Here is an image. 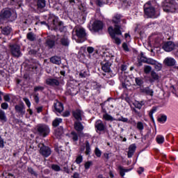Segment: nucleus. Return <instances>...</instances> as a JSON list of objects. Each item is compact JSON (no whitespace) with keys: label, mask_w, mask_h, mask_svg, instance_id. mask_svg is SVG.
Wrapping results in <instances>:
<instances>
[{"label":"nucleus","mask_w":178,"mask_h":178,"mask_svg":"<svg viewBox=\"0 0 178 178\" xmlns=\"http://www.w3.org/2000/svg\"><path fill=\"white\" fill-rule=\"evenodd\" d=\"M163 9L166 13H175L178 9L176 0H165L163 3Z\"/></svg>","instance_id":"1"},{"label":"nucleus","mask_w":178,"mask_h":178,"mask_svg":"<svg viewBox=\"0 0 178 178\" xmlns=\"http://www.w3.org/2000/svg\"><path fill=\"white\" fill-rule=\"evenodd\" d=\"M121 29L122 28L120 27V26H118V25H115V27L114 28V29L112 26H110L108 28V33L111 37L113 38V40H114V42L117 44V45H120L122 42L120 41V39L116 37V35H122Z\"/></svg>","instance_id":"2"},{"label":"nucleus","mask_w":178,"mask_h":178,"mask_svg":"<svg viewBox=\"0 0 178 178\" xmlns=\"http://www.w3.org/2000/svg\"><path fill=\"white\" fill-rule=\"evenodd\" d=\"M12 10L10 8H3L0 11V24H5L8 22H12Z\"/></svg>","instance_id":"3"},{"label":"nucleus","mask_w":178,"mask_h":178,"mask_svg":"<svg viewBox=\"0 0 178 178\" xmlns=\"http://www.w3.org/2000/svg\"><path fill=\"white\" fill-rule=\"evenodd\" d=\"M10 53L13 58H20L22 51L20 50V45L17 44H11L9 45Z\"/></svg>","instance_id":"4"},{"label":"nucleus","mask_w":178,"mask_h":178,"mask_svg":"<svg viewBox=\"0 0 178 178\" xmlns=\"http://www.w3.org/2000/svg\"><path fill=\"white\" fill-rule=\"evenodd\" d=\"M38 147L40 148L39 152L40 155H42L44 158H48V156L52 154L51 148L44 145V143H39Z\"/></svg>","instance_id":"5"},{"label":"nucleus","mask_w":178,"mask_h":178,"mask_svg":"<svg viewBox=\"0 0 178 178\" xmlns=\"http://www.w3.org/2000/svg\"><path fill=\"white\" fill-rule=\"evenodd\" d=\"M51 24L54 30H59L60 33L63 31L65 27L63 26V22L59 21V18L58 17H53Z\"/></svg>","instance_id":"6"},{"label":"nucleus","mask_w":178,"mask_h":178,"mask_svg":"<svg viewBox=\"0 0 178 178\" xmlns=\"http://www.w3.org/2000/svg\"><path fill=\"white\" fill-rule=\"evenodd\" d=\"M145 15L147 17H155V8L151 6L149 2L146 3L144 6Z\"/></svg>","instance_id":"7"},{"label":"nucleus","mask_w":178,"mask_h":178,"mask_svg":"<svg viewBox=\"0 0 178 178\" xmlns=\"http://www.w3.org/2000/svg\"><path fill=\"white\" fill-rule=\"evenodd\" d=\"M37 131L39 136L47 137L49 134V127L45 124H39L37 127Z\"/></svg>","instance_id":"8"},{"label":"nucleus","mask_w":178,"mask_h":178,"mask_svg":"<svg viewBox=\"0 0 178 178\" xmlns=\"http://www.w3.org/2000/svg\"><path fill=\"white\" fill-rule=\"evenodd\" d=\"M74 29H75V33H76V37H78V38H81L82 40V41H81V42H83V41L86 40L87 33H86V29H84V28H83L81 26H76Z\"/></svg>","instance_id":"9"},{"label":"nucleus","mask_w":178,"mask_h":178,"mask_svg":"<svg viewBox=\"0 0 178 178\" xmlns=\"http://www.w3.org/2000/svg\"><path fill=\"white\" fill-rule=\"evenodd\" d=\"M175 47V42L172 41L165 42L162 44V49L165 51V52H172Z\"/></svg>","instance_id":"10"},{"label":"nucleus","mask_w":178,"mask_h":178,"mask_svg":"<svg viewBox=\"0 0 178 178\" xmlns=\"http://www.w3.org/2000/svg\"><path fill=\"white\" fill-rule=\"evenodd\" d=\"M104 28V23L102 21L96 20L92 24V30L95 33L99 31V30H102Z\"/></svg>","instance_id":"11"},{"label":"nucleus","mask_w":178,"mask_h":178,"mask_svg":"<svg viewBox=\"0 0 178 178\" xmlns=\"http://www.w3.org/2000/svg\"><path fill=\"white\" fill-rule=\"evenodd\" d=\"M95 127L97 133H98V131H105V130H106V125L104 124V122H102L101 120L95 122Z\"/></svg>","instance_id":"12"},{"label":"nucleus","mask_w":178,"mask_h":178,"mask_svg":"<svg viewBox=\"0 0 178 178\" xmlns=\"http://www.w3.org/2000/svg\"><path fill=\"white\" fill-rule=\"evenodd\" d=\"M46 84L51 86V87H58L60 84L59 80L55 78H49L46 79Z\"/></svg>","instance_id":"13"},{"label":"nucleus","mask_w":178,"mask_h":178,"mask_svg":"<svg viewBox=\"0 0 178 178\" xmlns=\"http://www.w3.org/2000/svg\"><path fill=\"white\" fill-rule=\"evenodd\" d=\"M37 10L44 12V8L47 6V0H37L36 2Z\"/></svg>","instance_id":"14"},{"label":"nucleus","mask_w":178,"mask_h":178,"mask_svg":"<svg viewBox=\"0 0 178 178\" xmlns=\"http://www.w3.org/2000/svg\"><path fill=\"white\" fill-rule=\"evenodd\" d=\"M74 129H75L77 133L81 134L82 131L84 130V126L81 121H75L74 123Z\"/></svg>","instance_id":"15"},{"label":"nucleus","mask_w":178,"mask_h":178,"mask_svg":"<svg viewBox=\"0 0 178 178\" xmlns=\"http://www.w3.org/2000/svg\"><path fill=\"white\" fill-rule=\"evenodd\" d=\"M54 106L56 112H58V113L63 112V104L60 102L55 100Z\"/></svg>","instance_id":"16"},{"label":"nucleus","mask_w":178,"mask_h":178,"mask_svg":"<svg viewBox=\"0 0 178 178\" xmlns=\"http://www.w3.org/2000/svg\"><path fill=\"white\" fill-rule=\"evenodd\" d=\"M15 109L17 112V113H19L21 115V116H23L26 113V108H24V105L23 104H18L15 106Z\"/></svg>","instance_id":"17"},{"label":"nucleus","mask_w":178,"mask_h":178,"mask_svg":"<svg viewBox=\"0 0 178 178\" xmlns=\"http://www.w3.org/2000/svg\"><path fill=\"white\" fill-rule=\"evenodd\" d=\"M83 111L81 110H76L72 112L74 118L76 119V122L83 120L81 116H83Z\"/></svg>","instance_id":"18"},{"label":"nucleus","mask_w":178,"mask_h":178,"mask_svg":"<svg viewBox=\"0 0 178 178\" xmlns=\"http://www.w3.org/2000/svg\"><path fill=\"white\" fill-rule=\"evenodd\" d=\"M102 71L105 72V73H109V72H111V66H112V63H111V62L109 61H106L105 63H102Z\"/></svg>","instance_id":"19"},{"label":"nucleus","mask_w":178,"mask_h":178,"mask_svg":"<svg viewBox=\"0 0 178 178\" xmlns=\"http://www.w3.org/2000/svg\"><path fill=\"white\" fill-rule=\"evenodd\" d=\"M140 92L145 94V95H149L150 97H154V90L149 87H146L140 89Z\"/></svg>","instance_id":"20"},{"label":"nucleus","mask_w":178,"mask_h":178,"mask_svg":"<svg viewBox=\"0 0 178 178\" xmlns=\"http://www.w3.org/2000/svg\"><path fill=\"white\" fill-rule=\"evenodd\" d=\"M136 148H137L136 147L135 144H132L129 147V151H128V158H131V156H133V155H134V152H136Z\"/></svg>","instance_id":"21"},{"label":"nucleus","mask_w":178,"mask_h":178,"mask_svg":"<svg viewBox=\"0 0 178 178\" xmlns=\"http://www.w3.org/2000/svg\"><path fill=\"white\" fill-rule=\"evenodd\" d=\"M164 63L166 66H175L176 65V60L172 58H166L164 60Z\"/></svg>","instance_id":"22"},{"label":"nucleus","mask_w":178,"mask_h":178,"mask_svg":"<svg viewBox=\"0 0 178 178\" xmlns=\"http://www.w3.org/2000/svg\"><path fill=\"white\" fill-rule=\"evenodd\" d=\"M50 62L54 65H60V63H62V60L60 57L54 56L50 58Z\"/></svg>","instance_id":"23"},{"label":"nucleus","mask_w":178,"mask_h":178,"mask_svg":"<svg viewBox=\"0 0 178 178\" xmlns=\"http://www.w3.org/2000/svg\"><path fill=\"white\" fill-rule=\"evenodd\" d=\"M60 45H63V47H69L70 42L67 37H63L60 40Z\"/></svg>","instance_id":"24"},{"label":"nucleus","mask_w":178,"mask_h":178,"mask_svg":"<svg viewBox=\"0 0 178 178\" xmlns=\"http://www.w3.org/2000/svg\"><path fill=\"white\" fill-rule=\"evenodd\" d=\"M1 29L2 34H3L4 35H9V34L12 33V28H10V26H5L3 28L1 26Z\"/></svg>","instance_id":"25"},{"label":"nucleus","mask_w":178,"mask_h":178,"mask_svg":"<svg viewBox=\"0 0 178 178\" xmlns=\"http://www.w3.org/2000/svg\"><path fill=\"white\" fill-rule=\"evenodd\" d=\"M122 19V16L120 15H115L113 17V23L115 24L114 29L116 27V26H119V23H120V19Z\"/></svg>","instance_id":"26"},{"label":"nucleus","mask_w":178,"mask_h":178,"mask_svg":"<svg viewBox=\"0 0 178 178\" xmlns=\"http://www.w3.org/2000/svg\"><path fill=\"white\" fill-rule=\"evenodd\" d=\"M151 77L152 79H149L150 83H154V81L159 80V75H158L155 71L151 72Z\"/></svg>","instance_id":"27"},{"label":"nucleus","mask_w":178,"mask_h":178,"mask_svg":"<svg viewBox=\"0 0 178 178\" xmlns=\"http://www.w3.org/2000/svg\"><path fill=\"white\" fill-rule=\"evenodd\" d=\"M46 46H47L49 49H52V48L55 47V40L47 39L46 41Z\"/></svg>","instance_id":"28"},{"label":"nucleus","mask_w":178,"mask_h":178,"mask_svg":"<svg viewBox=\"0 0 178 178\" xmlns=\"http://www.w3.org/2000/svg\"><path fill=\"white\" fill-rule=\"evenodd\" d=\"M26 38L29 41H35V40H37L35 34H34L33 32L28 33Z\"/></svg>","instance_id":"29"},{"label":"nucleus","mask_w":178,"mask_h":178,"mask_svg":"<svg viewBox=\"0 0 178 178\" xmlns=\"http://www.w3.org/2000/svg\"><path fill=\"white\" fill-rule=\"evenodd\" d=\"M85 144H86V146H85V149H86L85 154H86V155H90V153L91 152V147L90 146V143L88 142V140H86Z\"/></svg>","instance_id":"30"},{"label":"nucleus","mask_w":178,"mask_h":178,"mask_svg":"<svg viewBox=\"0 0 178 178\" xmlns=\"http://www.w3.org/2000/svg\"><path fill=\"white\" fill-rule=\"evenodd\" d=\"M60 123H62V118H56L52 122V126L54 127H58Z\"/></svg>","instance_id":"31"},{"label":"nucleus","mask_w":178,"mask_h":178,"mask_svg":"<svg viewBox=\"0 0 178 178\" xmlns=\"http://www.w3.org/2000/svg\"><path fill=\"white\" fill-rule=\"evenodd\" d=\"M118 169L120 170V175L122 177H123L124 176V173H126L127 172H130V170L129 169H124L123 168V167L122 166H119Z\"/></svg>","instance_id":"32"},{"label":"nucleus","mask_w":178,"mask_h":178,"mask_svg":"<svg viewBox=\"0 0 178 178\" xmlns=\"http://www.w3.org/2000/svg\"><path fill=\"white\" fill-rule=\"evenodd\" d=\"M0 120L1 122H6V114L3 110H0Z\"/></svg>","instance_id":"33"},{"label":"nucleus","mask_w":178,"mask_h":178,"mask_svg":"<svg viewBox=\"0 0 178 178\" xmlns=\"http://www.w3.org/2000/svg\"><path fill=\"white\" fill-rule=\"evenodd\" d=\"M71 138L73 141H79V134L75 131L71 132Z\"/></svg>","instance_id":"34"},{"label":"nucleus","mask_w":178,"mask_h":178,"mask_svg":"<svg viewBox=\"0 0 178 178\" xmlns=\"http://www.w3.org/2000/svg\"><path fill=\"white\" fill-rule=\"evenodd\" d=\"M103 119H104V120H107V121H110V122H113V120H115V118H113V117H112L109 114H104L103 115Z\"/></svg>","instance_id":"35"},{"label":"nucleus","mask_w":178,"mask_h":178,"mask_svg":"<svg viewBox=\"0 0 178 178\" xmlns=\"http://www.w3.org/2000/svg\"><path fill=\"white\" fill-rule=\"evenodd\" d=\"M156 140L157 141L158 144H163L165 141V138L163 136L159 135L156 138Z\"/></svg>","instance_id":"36"},{"label":"nucleus","mask_w":178,"mask_h":178,"mask_svg":"<svg viewBox=\"0 0 178 178\" xmlns=\"http://www.w3.org/2000/svg\"><path fill=\"white\" fill-rule=\"evenodd\" d=\"M62 134H63V127H60L56 130V136H57L58 137H60Z\"/></svg>","instance_id":"37"},{"label":"nucleus","mask_w":178,"mask_h":178,"mask_svg":"<svg viewBox=\"0 0 178 178\" xmlns=\"http://www.w3.org/2000/svg\"><path fill=\"white\" fill-rule=\"evenodd\" d=\"M152 70V67H151V66L149 65H145L144 67V72L145 73V74H149V73H151V71Z\"/></svg>","instance_id":"38"},{"label":"nucleus","mask_w":178,"mask_h":178,"mask_svg":"<svg viewBox=\"0 0 178 178\" xmlns=\"http://www.w3.org/2000/svg\"><path fill=\"white\" fill-rule=\"evenodd\" d=\"M79 76L80 77H82L83 79H84L90 76V72H88V71H82L80 72Z\"/></svg>","instance_id":"39"},{"label":"nucleus","mask_w":178,"mask_h":178,"mask_svg":"<svg viewBox=\"0 0 178 178\" xmlns=\"http://www.w3.org/2000/svg\"><path fill=\"white\" fill-rule=\"evenodd\" d=\"M168 119V117L166 115H161L160 118H158V122L160 123H165Z\"/></svg>","instance_id":"40"},{"label":"nucleus","mask_w":178,"mask_h":178,"mask_svg":"<svg viewBox=\"0 0 178 178\" xmlns=\"http://www.w3.org/2000/svg\"><path fill=\"white\" fill-rule=\"evenodd\" d=\"M27 170H28L29 173L33 175V176H35V177H37V176H38V174H37V172H35V171H34L33 168L29 167Z\"/></svg>","instance_id":"41"},{"label":"nucleus","mask_w":178,"mask_h":178,"mask_svg":"<svg viewBox=\"0 0 178 178\" xmlns=\"http://www.w3.org/2000/svg\"><path fill=\"white\" fill-rule=\"evenodd\" d=\"M148 60V58L145 56L140 57V62L138 63L139 66H143V63L141 62H143V63H147Z\"/></svg>","instance_id":"42"},{"label":"nucleus","mask_w":178,"mask_h":178,"mask_svg":"<svg viewBox=\"0 0 178 178\" xmlns=\"http://www.w3.org/2000/svg\"><path fill=\"white\" fill-rule=\"evenodd\" d=\"M158 108L156 107H153L152 108V110L149 111V115L150 116L151 119L153 120H154V117L152 116V115H154V113H155V112H156V110Z\"/></svg>","instance_id":"43"},{"label":"nucleus","mask_w":178,"mask_h":178,"mask_svg":"<svg viewBox=\"0 0 178 178\" xmlns=\"http://www.w3.org/2000/svg\"><path fill=\"white\" fill-rule=\"evenodd\" d=\"M135 81L138 86H143V84L144 83V81H143V79L139 77L136 78Z\"/></svg>","instance_id":"44"},{"label":"nucleus","mask_w":178,"mask_h":178,"mask_svg":"<svg viewBox=\"0 0 178 178\" xmlns=\"http://www.w3.org/2000/svg\"><path fill=\"white\" fill-rule=\"evenodd\" d=\"M51 169L54 170V172H60V166L56 165V164H53L51 165Z\"/></svg>","instance_id":"45"},{"label":"nucleus","mask_w":178,"mask_h":178,"mask_svg":"<svg viewBox=\"0 0 178 178\" xmlns=\"http://www.w3.org/2000/svg\"><path fill=\"white\" fill-rule=\"evenodd\" d=\"M76 163H77L78 165H80V163H81V162H83V156L81 155H79L76 160H75Z\"/></svg>","instance_id":"46"},{"label":"nucleus","mask_w":178,"mask_h":178,"mask_svg":"<svg viewBox=\"0 0 178 178\" xmlns=\"http://www.w3.org/2000/svg\"><path fill=\"white\" fill-rule=\"evenodd\" d=\"M137 129L140 130V131H142V130H144V124L141 122H138L137 123L136 126Z\"/></svg>","instance_id":"47"},{"label":"nucleus","mask_w":178,"mask_h":178,"mask_svg":"<svg viewBox=\"0 0 178 178\" xmlns=\"http://www.w3.org/2000/svg\"><path fill=\"white\" fill-rule=\"evenodd\" d=\"M78 58L80 59V60H84L86 59V54L84 53H82L81 51L79 52Z\"/></svg>","instance_id":"48"},{"label":"nucleus","mask_w":178,"mask_h":178,"mask_svg":"<svg viewBox=\"0 0 178 178\" xmlns=\"http://www.w3.org/2000/svg\"><path fill=\"white\" fill-rule=\"evenodd\" d=\"M147 65H156V60L152 58H147Z\"/></svg>","instance_id":"49"},{"label":"nucleus","mask_w":178,"mask_h":178,"mask_svg":"<svg viewBox=\"0 0 178 178\" xmlns=\"http://www.w3.org/2000/svg\"><path fill=\"white\" fill-rule=\"evenodd\" d=\"M44 86H35L33 91L37 92V91H44Z\"/></svg>","instance_id":"50"},{"label":"nucleus","mask_w":178,"mask_h":178,"mask_svg":"<svg viewBox=\"0 0 178 178\" xmlns=\"http://www.w3.org/2000/svg\"><path fill=\"white\" fill-rule=\"evenodd\" d=\"M154 65V69L157 70V72H159L161 69H162V65L161 63H158L156 61V63Z\"/></svg>","instance_id":"51"},{"label":"nucleus","mask_w":178,"mask_h":178,"mask_svg":"<svg viewBox=\"0 0 178 178\" xmlns=\"http://www.w3.org/2000/svg\"><path fill=\"white\" fill-rule=\"evenodd\" d=\"M95 154L96 156H97V158L101 157L102 152H101V150H99V149H98V147L95 148Z\"/></svg>","instance_id":"52"},{"label":"nucleus","mask_w":178,"mask_h":178,"mask_svg":"<svg viewBox=\"0 0 178 178\" xmlns=\"http://www.w3.org/2000/svg\"><path fill=\"white\" fill-rule=\"evenodd\" d=\"M135 108H136L137 109H141V108H143V104L142 103H140L138 102H135L134 104Z\"/></svg>","instance_id":"53"},{"label":"nucleus","mask_w":178,"mask_h":178,"mask_svg":"<svg viewBox=\"0 0 178 178\" xmlns=\"http://www.w3.org/2000/svg\"><path fill=\"white\" fill-rule=\"evenodd\" d=\"M85 169L87 170L91 166H92V161H88L84 165Z\"/></svg>","instance_id":"54"},{"label":"nucleus","mask_w":178,"mask_h":178,"mask_svg":"<svg viewBox=\"0 0 178 178\" xmlns=\"http://www.w3.org/2000/svg\"><path fill=\"white\" fill-rule=\"evenodd\" d=\"M122 48L124 51H126L127 52H129V51H130V49H129V46L127 45V43H123Z\"/></svg>","instance_id":"55"},{"label":"nucleus","mask_w":178,"mask_h":178,"mask_svg":"<svg viewBox=\"0 0 178 178\" xmlns=\"http://www.w3.org/2000/svg\"><path fill=\"white\" fill-rule=\"evenodd\" d=\"M23 101H24L25 104H26L27 106L30 108L31 103H30V100L27 97H24L23 99Z\"/></svg>","instance_id":"56"},{"label":"nucleus","mask_w":178,"mask_h":178,"mask_svg":"<svg viewBox=\"0 0 178 178\" xmlns=\"http://www.w3.org/2000/svg\"><path fill=\"white\" fill-rule=\"evenodd\" d=\"M96 4L97 5V6H102V5L105 4V2H104L103 0H97Z\"/></svg>","instance_id":"57"},{"label":"nucleus","mask_w":178,"mask_h":178,"mask_svg":"<svg viewBox=\"0 0 178 178\" xmlns=\"http://www.w3.org/2000/svg\"><path fill=\"white\" fill-rule=\"evenodd\" d=\"M87 51H88L89 55H90V54H92V52H94V47H87Z\"/></svg>","instance_id":"58"},{"label":"nucleus","mask_w":178,"mask_h":178,"mask_svg":"<svg viewBox=\"0 0 178 178\" xmlns=\"http://www.w3.org/2000/svg\"><path fill=\"white\" fill-rule=\"evenodd\" d=\"M3 147H5L3 139L2 138V136H0V148H3Z\"/></svg>","instance_id":"59"},{"label":"nucleus","mask_w":178,"mask_h":178,"mask_svg":"<svg viewBox=\"0 0 178 178\" xmlns=\"http://www.w3.org/2000/svg\"><path fill=\"white\" fill-rule=\"evenodd\" d=\"M34 100L36 102V104H38L40 102V97H38V94L34 95Z\"/></svg>","instance_id":"60"},{"label":"nucleus","mask_w":178,"mask_h":178,"mask_svg":"<svg viewBox=\"0 0 178 178\" xmlns=\"http://www.w3.org/2000/svg\"><path fill=\"white\" fill-rule=\"evenodd\" d=\"M93 87H95V88H96V89L101 88V84H99L97 82H94Z\"/></svg>","instance_id":"61"},{"label":"nucleus","mask_w":178,"mask_h":178,"mask_svg":"<svg viewBox=\"0 0 178 178\" xmlns=\"http://www.w3.org/2000/svg\"><path fill=\"white\" fill-rule=\"evenodd\" d=\"M4 100L6 101V102H9V101H10V97L9 96V95H5L3 96Z\"/></svg>","instance_id":"62"},{"label":"nucleus","mask_w":178,"mask_h":178,"mask_svg":"<svg viewBox=\"0 0 178 178\" xmlns=\"http://www.w3.org/2000/svg\"><path fill=\"white\" fill-rule=\"evenodd\" d=\"M29 55H37V51L35 49H31L29 51Z\"/></svg>","instance_id":"63"},{"label":"nucleus","mask_w":178,"mask_h":178,"mask_svg":"<svg viewBox=\"0 0 178 178\" xmlns=\"http://www.w3.org/2000/svg\"><path fill=\"white\" fill-rule=\"evenodd\" d=\"M1 108L2 109H7L8 108V103H2Z\"/></svg>","instance_id":"64"}]
</instances>
